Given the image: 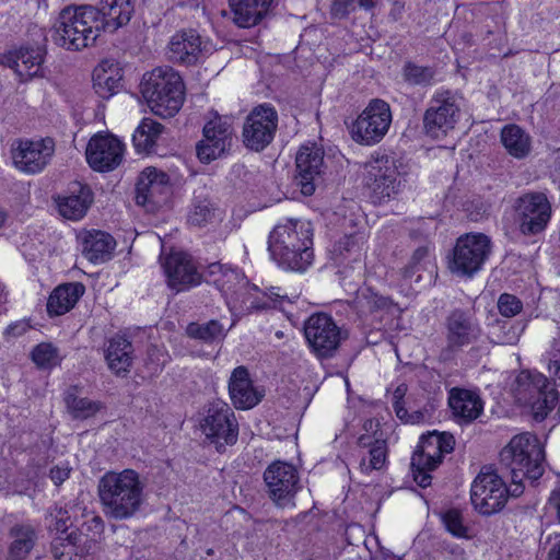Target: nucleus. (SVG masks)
<instances>
[{"label":"nucleus","mask_w":560,"mask_h":560,"mask_svg":"<svg viewBox=\"0 0 560 560\" xmlns=\"http://www.w3.org/2000/svg\"><path fill=\"white\" fill-rule=\"evenodd\" d=\"M500 458L502 465L510 470L515 487L509 490L495 471L482 469L471 485L470 498L474 508L483 515L500 512L510 494L517 497L523 492L525 479L537 480L545 471L544 448L537 436L528 432L512 438L501 451Z\"/></svg>","instance_id":"nucleus-1"},{"label":"nucleus","mask_w":560,"mask_h":560,"mask_svg":"<svg viewBox=\"0 0 560 560\" xmlns=\"http://www.w3.org/2000/svg\"><path fill=\"white\" fill-rule=\"evenodd\" d=\"M312 223L287 219L278 223L269 234L268 249L272 259L285 270L305 271L313 262Z\"/></svg>","instance_id":"nucleus-2"},{"label":"nucleus","mask_w":560,"mask_h":560,"mask_svg":"<svg viewBox=\"0 0 560 560\" xmlns=\"http://www.w3.org/2000/svg\"><path fill=\"white\" fill-rule=\"evenodd\" d=\"M144 485L133 469L107 471L98 481V497L106 516L126 520L133 516L143 503Z\"/></svg>","instance_id":"nucleus-3"},{"label":"nucleus","mask_w":560,"mask_h":560,"mask_svg":"<svg viewBox=\"0 0 560 560\" xmlns=\"http://www.w3.org/2000/svg\"><path fill=\"white\" fill-rule=\"evenodd\" d=\"M106 25L96 8L81 5L63 9L55 24L54 40L69 50L93 45Z\"/></svg>","instance_id":"nucleus-4"},{"label":"nucleus","mask_w":560,"mask_h":560,"mask_svg":"<svg viewBox=\"0 0 560 560\" xmlns=\"http://www.w3.org/2000/svg\"><path fill=\"white\" fill-rule=\"evenodd\" d=\"M140 90L149 107L158 116L173 117L183 106L184 82L171 67H158L145 73Z\"/></svg>","instance_id":"nucleus-5"},{"label":"nucleus","mask_w":560,"mask_h":560,"mask_svg":"<svg viewBox=\"0 0 560 560\" xmlns=\"http://www.w3.org/2000/svg\"><path fill=\"white\" fill-rule=\"evenodd\" d=\"M513 393L516 401L528 408L537 421L544 420L558 401L555 385L536 371H522L515 380Z\"/></svg>","instance_id":"nucleus-6"},{"label":"nucleus","mask_w":560,"mask_h":560,"mask_svg":"<svg viewBox=\"0 0 560 560\" xmlns=\"http://www.w3.org/2000/svg\"><path fill=\"white\" fill-rule=\"evenodd\" d=\"M492 243L483 233H466L456 240L448 257V270L462 278L475 276L489 258Z\"/></svg>","instance_id":"nucleus-7"},{"label":"nucleus","mask_w":560,"mask_h":560,"mask_svg":"<svg viewBox=\"0 0 560 560\" xmlns=\"http://www.w3.org/2000/svg\"><path fill=\"white\" fill-rule=\"evenodd\" d=\"M462 96L451 90L436 91L423 116L425 133L433 139L444 138L453 130L460 117Z\"/></svg>","instance_id":"nucleus-8"},{"label":"nucleus","mask_w":560,"mask_h":560,"mask_svg":"<svg viewBox=\"0 0 560 560\" xmlns=\"http://www.w3.org/2000/svg\"><path fill=\"white\" fill-rule=\"evenodd\" d=\"M454 439L447 433H430L422 436L411 457V469L415 481L422 488L431 483L430 472L442 462L445 454L453 451Z\"/></svg>","instance_id":"nucleus-9"},{"label":"nucleus","mask_w":560,"mask_h":560,"mask_svg":"<svg viewBox=\"0 0 560 560\" xmlns=\"http://www.w3.org/2000/svg\"><path fill=\"white\" fill-rule=\"evenodd\" d=\"M200 429L219 453L232 446L238 439V422L232 408L223 401L209 405L200 422Z\"/></svg>","instance_id":"nucleus-10"},{"label":"nucleus","mask_w":560,"mask_h":560,"mask_svg":"<svg viewBox=\"0 0 560 560\" xmlns=\"http://www.w3.org/2000/svg\"><path fill=\"white\" fill-rule=\"evenodd\" d=\"M56 150L55 140L46 138H16L10 144L12 165L21 173L35 175L50 163Z\"/></svg>","instance_id":"nucleus-11"},{"label":"nucleus","mask_w":560,"mask_h":560,"mask_svg":"<svg viewBox=\"0 0 560 560\" xmlns=\"http://www.w3.org/2000/svg\"><path fill=\"white\" fill-rule=\"evenodd\" d=\"M366 186L377 202L394 198L401 189L402 178L397 161L388 155H375L364 165Z\"/></svg>","instance_id":"nucleus-12"},{"label":"nucleus","mask_w":560,"mask_h":560,"mask_svg":"<svg viewBox=\"0 0 560 560\" xmlns=\"http://www.w3.org/2000/svg\"><path fill=\"white\" fill-rule=\"evenodd\" d=\"M390 124L392 112L388 103L373 98L353 122L352 138L361 144H375L385 137Z\"/></svg>","instance_id":"nucleus-13"},{"label":"nucleus","mask_w":560,"mask_h":560,"mask_svg":"<svg viewBox=\"0 0 560 560\" xmlns=\"http://www.w3.org/2000/svg\"><path fill=\"white\" fill-rule=\"evenodd\" d=\"M304 335L312 351L318 358H330L343 339L340 327L326 313L311 315L304 324Z\"/></svg>","instance_id":"nucleus-14"},{"label":"nucleus","mask_w":560,"mask_h":560,"mask_svg":"<svg viewBox=\"0 0 560 560\" xmlns=\"http://www.w3.org/2000/svg\"><path fill=\"white\" fill-rule=\"evenodd\" d=\"M278 127V113L270 104L252 109L243 126V142L254 151L264 150L273 139Z\"/></svg>","instance_id":"nucleus-15"},{"label":"nucleus","mask_w":560,"mask_h":560,"mask_svg":"<svg viewBox=\"0 0 560 560\" xmlns=\"http://www.w3.org/2000/svg\"><path fill=\"white\" fill-rule=\"evenodd\" d=\"M515 220L524 235L541 233L551 218V205L542 192H529L515 201Z\"/></svg>","instance_id":"nucleus-16"},{"label":"nucleus","mask_w":560,"mask_h":560,"mask_svg":"<svg viewBox=\"0 0 560 560\" xmlns=\"http://www.w3.org/2000/svg\"><path fill=\"white\" fill-rule=\"evenodd\" d=\"M446 345L441 351L444 359H450L456 352L475 343L481 336V328L476 319L467 312L455 310L445 322Z\"/></svg>","instance_id":"nucleus-17"},{"label":"nucleus","mask_w":560,"mask_h":560,"mask_svg":"<svg viewBox=\"0 0 560 560\" xmlns=\"http://www.w3.org/2000/svg\"><path fill=\"white\" fill-rule=\"evenodd\" d=\"M299 480L296 468L283 460L272 462L264 472L268 494L279 506H287L292 502L300 488Z\"/></svg>","instance_id":"nucleus-18"},{"label":"nucleus","mask_w":560,"mask_h":560,"mask_svg":"<svg viewBox=\"0 0 560 560\" xmlns=\"http://www.w3.org/2000/svg\"><path fill=\"white\" fill-rule=\"evenodd\" d=\"M125 154V144L116 136L97 132L88 142L85 155L89 165L97 172H110L118 167Z\"/></svg>","instance_id":"nucleus-19"},{"label":"nucleus","mask_w":560,"mask_h":560,"mask_svg":"<svg viewBox=\"0 0 560 560\" xmlns=\"http://www.w3.org/2000/svg\"><path fill=\"white\" fill-rule=\"evenodd\" d=\"M233 137L232 118L215 116L203 127V139L197 144V155L202 163L221 158L230 148Z\"/></svg>","instance_id":"nucleus-20"},{"label":"nucleus","mask_w":560,"mask_h":560,"mask_svg":"<svg viewBox=\"0 0 560 560\" xmlns=\"http://www.w3.org/2000/svg\"><path fill=\"white\" fill-rule=\"evenodd\" d=\"M168 288L176 292L200 284L201 273L190 256L182 252L167 255L162 261Z\"/></svg>","instance_id":"nucleus-21"},{"label":"nucleus","mask_w":560,"mask_h":560,"mask_svg":"<svg viewBox=\"0 0 560 560\" xmlns=\"http://www.w3.org/2000/svg\"><path fill=\"white\" fill-rule=\"evenodd\" d=\"M136 201L143 207H155L164 202L170 192V176L154 166L145 167L137 182Z\"/></svg>","instance_id":"nucleus-22"},{"label":"nucleus","mask_w":560,"mask_h":560,"mask_svg":"<svg viewBox=\"0 0 560 560\" xmlns=\"http://www.w3.org/2000/svg\"><path fill=\"white\" fill-rule=\"evenodd\" d=\"M296 184L305 196L315 191L316 180L324 168V151L315 143L302 145L296 154Z\"/></svg>","instance_id":"nucleus-23"},{"label":"nucleus","mask_w":560,"mask_h":560,"mask_svg":"<svg viewBox=\"0 0 560 560\" xmlns=\"http://www.w3.org/2000/svg\"><path fill=\"white\" fill-rule=\"evenodd\" d=\"M229 395L236 409L247 410L261 401L264 390L254 385L247 368L240 365L231 373Z\"/></svg>","instance_id":"nucleus-24"},{"label":"nucleus","mask_w":560,"mask_h":560,"mask_svg":"<svg viewBox=\"0 0 560 560\" xmlns=\"http://www.w3.org/2000/svg\"><path fill=\"white\" fill-rule=\"evenodd\" d=\"M93 191L88 185L72 183L67 192L56 199L59 213L68 219L81 220L93 203Z\"/></svg>","instance_id":"nucleus-25"},{"label":"nucleus","mask_w":560,"mask_h":560,"mask_svg":"<svg viewBox=\"0 0 560 560\" xmlns=\"http://www.w3.org/2000/svg\"><path fill=\"white\" fill-rule=\"evenodd\" d=\"M170 58L176 62L192 65L202 51L201 38L195 31H183L172 36L168 44Z\"/></svg>","instance_id":"nucleus-26"},{"label":"nucleus","mask_w":560,"mask_h":560,"mask_svg":"<svg viewBox=\"0 0 560 560\" xmlns=\"http://www.w3.org/2000/svg\"><path fill=\"white\" fill-rule=\"evenodd\" d=\"M82 254L93 264H103L112 258L116 247L114 237L103 231L92 230L81 235Z\"/></svg>","instance_id":"nucleus-27"},{"label":"nucleus","mask_w":560,"mask_h":560,"mask_svg":"<svg viewBox=\"0 0 560 560\" xmlns=\"http://www.w3.org/2000/svg\"><path fill=\"white\" fill-rule=\"evenodd\" d=\"M272 0H229L232 21L238 27L257 25L269 11Z\"/></svg>","instance_id":"nucleus-28"},{"label":"nucleus","mask_w":560,"mask_h":560,"mask_svg":"<svg viewBox=\"0 0 560 560\" xmlns=\"http://www.w3.org/2000/svg\"><path fill=\"white\" fill-rule=\"evenodd\" d=\"M448 405L453 416L464 423L476 420L483 409L480 397L467 389H452L448 397Z\"/></svg>","instance_id":"nucleus-29"},{"label":"nucleus","mask_w":560,"mask_h":560,"mask_svg":"<svg viewBox=\"0 0 560 560\" xmlns=\"http://www.w3.org/2000/svg\"><path fill=\"white\" fill-rule=\"evenodd\" d=\"M207 281L222 292L226 303L233 294L237 293L238 288L246 284V278L240 270L219 262L209 266Z\"/></svg>","instance_id":"nucleus-30"},{"label":"nucleus","mask_w":560,"mask_h":560,"mask_svg":"<svg viewBox=\"0 0 560 560\" xmlns=\"http://www.w3.org/2000/svg\"><path fill=\"white\" fill-rule=\"evenodd\" d=\"M132 353L133 347L127 338L122 336L113 337L105 351L109 370L117 376L128 374L133 360Z\"/></svg>","instance_id":"nucleus-31"},{"label":"nucleus","mask_w":560,"mask_h":560,"mask_svg":"<svg viewBox=\"0 0 560 560\" xmlns=\"http://www.w3.org/2000/svg\"><path fill=\"white\" fill-rule=\"evenodd\" d=\"M8 537L10 541L5 560H25L37 540L36 530L30 524L12 526Z\"/></svg>","instance_id":"nucleus-32"},{"label":"nucleus","mask_w":560,"mask_h":560,"mask_svg":"<svg viewBox=\"0 0 560 560\" xmlns=\"http://www.w3.org/2000/svg\"><path fill=\"white\" fill-rule=\"evenodd\" d=\"M121 78L118 65L104 60L93 71V88L100 97L109 98L118 92Z\"/></svg>","instance_id":"nucleus-33"},{"label":"nucleus","mask_w":560,"mask_h":560,"mask_svg":"<svg viewBox=\"0 0 560 560\" xmlns=\"http://www.w3.org/2000/svg\"><path fill=\"white\" fill-rule=\"evenodd\" d=\"M84 291V285L79 282L58 285L48 298V313L56 316L66 314L77 304Z\"/></svg>","instance_id":"nucleus-34"},{"label":"nucleus","mask_w":560,"mask_h":560,"mask_svg":"<svg viewBox=\"0 0 560 560\" xmlns=\"http://www.w3.org/2000/svg\"><path fill=\"white\" fill-rule=\"evenodd\" d=\"M97 11L106 28L109 32H115L130 21L133 5L130 0H100V9Z\"/></svg>","instance_id":"nucleus-35"},{"label":"nucleus","mask_w":560,"mask_h":560,"mask_svg":"<svg viewBox=\"0 0 560 560\" xmlns=\"http://www.w3.org/2000/svg\"><path fill=\"white\" fill-rule=\"evenodd\" d=\"M358 444L361 447L369 448V456H362L360 460V469L364 474L372 470H380L385 466L387 457L386 442L381 439H374L371 435L362 434L358 439Z\"/></svg>","instance_id":"nucleus-36"},{"label":"nucleus","mask_w":560,"mask_h":560,"mask_svg":"<svg viewBox=\"0 0 560 560\" xmlns=\"http://www.w3.org/2000/svg\"><path fill=\"white\" fill-rule=\"evenodd\" d=\"M501 141L509 154L516 159H523L530 152V137L517 125L505 126Z\"/></svg>","instance_id":"nucleus-37"},{"label":"nucleus","mask_w":560,"mask_h":560,"mask_svg":"<svg viewBox=\"0 0 560 560\" xmlns=\"http://www.w3.org/2000/svg\"><path fill=\"white\" fill-rule=\"evenodd\" d=\"M163 129L164 127L160 122L151 118H143L132 135V142L137 152H151Z\"/></svg>","instance_id":"nucleus-38"},{"label":"nucleus","mask_w":560,"mask_h":560,"mask_svg":"<svg viewBox=\"0 0 560 560\" xmlns=\"http://www.w3.org/2000/svg\"><path fill=\"white\" fill-rule=\"evenodd\" d=\"M65 402L71 417L79 420L94 417L103 408L102 402L78 395L75 387L66 393Z\"/></svg>","instance_id":"nucleus-39"},{"label":"nucleus","mask_w":560,"mask_h":560,"mask_svg":"<svg viewBox=\"0 0 560 560\" xmlns=\"http://www.w3.org/2000/svg\"><path fill=\"white\" fill-rule=\"evenodd\" d=\"M88 551L83 545V535L77 532L59 536L51 545V552L57 560H72V556H83Z\"/></svg>","instance_id":"nucleus-40"},{"label":"nucleus","mask_w":560,"mask_h":560,"mask_svg":"<svg viewBox=\"0 0 560 560\" xmlns=\"http://www.w3.org/2000/svg\"><path fill=\"white\" fill-rule=\"evenodd\" d=\"M43 62V56L39 49L21 48L13 54L12 68L22 79H28L36 75Z\"/></svg>","instance_id":"nucleus-41"},{"label":"nucleus","mask_w":560,"mask_h":560,"mask_svg":"<svg viewBox=\"0 0 560 560\" xmlns=\"http://www.w3.org/2000/svg\"><path fill=\"white\" fill-rule=\"evenodd\" d=\"M255 292H257V287L250 285L246 280V284L238 288L237 293L233 294L226 303L229 308L240 314L268 308L271 305L268 301L256 302L253 300Z\"/></svg>","instance_id":"nucleus-42"},{"label":"nucleus","mask_w":560,"mask_h":560,"mask_svg":"<svg viewBox=\"0 0 560 560\" xmlns=\"http://www.w3.org/2000/svg\"><path fill=\"white\" fill-rule=\"evenodd\" d=\"M32 361L38 369L51 370L59 365L62 358L59 349L50 342H40L31 352Z\"/></svg>","instance_id":"nucleus-43"},{"label":"nucleus","mask_w":560,"mask_h":560,"mask_svg":"<svg viewBox=\"0 0 560 560\" xmlns=\"http://www.w3.org/2000/svg\"><path fill=\"white\" fill-rule=\"evenodd\" d=\"M186 334L190 338L212 342L215 339L224 338L226 330L218 320H209L205 324L190 323L186 328Z\"/></svg>","instance_id":"nucleus-44"},{"label":"nucleus","mask_w":560,"mask_h":560,"mask_svg":"<svg viewBox=\"0 0 560 560\" xmlns=\"http://www.w3.org/2000/svg\"><path fill=\"white\" fill-rule=\"evenodd\" d=\"M222 220L221 212L210 201L196 203L188 215V222L195 226H206Z\"/></svg>","instance_id":"nucleus-45"},{"label":"nucleus","mask_w":560,"mask_h":560,"mask_svg":"<svg viewBox=\"0 0 560 560\" xmlns=\"http://www.w3.org/2000/svg\"><path fill=\"white\" fill-rule=\"evenodd\" d=\"M357 304L362 312L373 313L389 308L392 301L386 296L380 295L371 288H366L358 295Z\"/></svg>","instance_id":"nucleus-46"},{"label":"nucleus","mask_w":560,"mask_h":560,"mask_svg":"<svg viewBox=\"0 0 560 560\" xmlns=\"http://www.w3.org/2000/svg\"><path fill=\"white\" fill-rule=\"evenodd\" d=\"M407 393V386L400 384L396 387L393 393V408L396 416L406 423H419L424 419V415L421 411H415L409 413L404 406V397Z\"/></svg>","instance_id":"nucleus-47"},{"label":"nucleus","mask_w":560,"mask_h":560,"mask_svg":"<svg viewBox=\"0 0 560 560\" xmlns=\"http://www.w3.org/2000/svg\"><path fill=\"white\" fill-rule=\"evenodd\" d=\"M443 523L448 533L458 538H468V528L464 525L462 513L450 510L443 514Z\"/></svg>","instance_id":"nucleus-48"},{"label":"nucleus","mask_w":560,"mask_h":560,"mask_svg":"<svg viewBox=\"0 0 560 560\" xmlns=\"http://www.w3.org/2000/svg\"><path fill=\"white\" fill-rule=\"evenodd\" d=\"M82 532H86L83 535V545L89 544L88 550L91 548V544L96 542L101 538L104 532V522L101 516L92 515L82 524Z\"/></svg>","instance_id":"nucleus-49"},{"label":"nucleus","mask_w":560,"mask_h":560,"mask_svg":"<svg viewBox=\"0 0 560 560\" xmlns=\"http://www.w3.org/2000/svg\"><path fill=\"white\" fill-rule=\"evenodd\" d=\"M406 81L411 84H427L433 79V72L429 68L416 65H407L404 70Z\"/></svg>","instance_id":"nucleus-50"},{"label":"nucleus","mask_w":560,"mask_h":560,"mask_svg":"<svg viewBox=\"0 0 560 560\" xmlns=\"http://www.w3.org/2000/svg\"><path fill=\"white\" fill-rule=\"evenodd\" d=\"M498 308L501 315L513 317L522 311L523 304L515 295L503 293L499 298Z\"/></svg>","instance_id":"nucleus-51"},{"label":"nucleus","mask_w":560,"mask_h":560,"mask_svg":"<svg viewBox=\"0 0 560 560\" xmlns=\"http://www.w3.org/2000/svg\"><path fill=\"white\" fill-rule=\"evenodd\" d=\"M430 261V248L428 246L418 247L410 259L409 265L406 268V276H411L415 271L420 268H425Z\"/></svg>","instance_id":"nucleus-52"},{"label":"nucleus","mask_w":560,"mask_h":560,"mask_svg":"<svg viewBox=\"0 0 560 560\" xmlns=\"http://www.w3.org/2000/svg\"><path fill=\"white\" fill-rule=\"evenodd\" d=\"M548 370L553 373L560 384V338L553 340L550 350L547 352Z\"/></svg>","instance_id":"nucleus-53"},{"label":"nucleus","mask_w":560,"mask_h":560,"mask_svg":"<svg viewBox=\"0 0 560 560\" xmlns=\"http://www.w3.org/2000/svg\"><path fill=\"white\" fill-rule=\"evenodd\" d=\"M358 5L357 0H332L331 14L336 18H345Z\"/></svg>","instance_id":"nucleus-54"},{"label":"nucleus","mask_w":560,"mask_h":560,"mask_svg":"<svg viewBox=\"0 0 560 560\" xmlns=\"http://www.w3.org/2000/svg\"><path fill=\"white\" fill-rule=\"evenodd\" d=\"M283 299L284 298L281 296L279 293H276L273 291H270V293H266L260 291L258 288L257 292H255V295L253 296V300H255L256 302L268 301L271 304L268 308H276L278 306H282Z\"/></svg>","instance_id":"nucleus-55"},{"label":"nucleus","mask_w":560,"mask_h":560,"mask_svg":"<svg viewBox=\"0 0 560 560\" xmlns=\"http://www.w3.org/2000/svg\"><path fill=\"white\" fill-rule=\"evenodd\" d=\"M358 247V237L354 235H345L336 244V250L341 255L343 252H353Z\"/></svg>","instance_id":"nucleus-56"},{"label":"nucleus","mask_w":560,"mask_h":560,"mask_svg":"<svg viewBox=\"0 0 560 560\" xmlns=\"http://www.w3.org/2000/svg\"><path fill=\"white\" fill-rule=\"evenodd\" d=\"M30 328L31 325L27 320H18L7 327L5 335L11 337H19L24 335Z\"/></svg>","instance_id":"nucleus-57"},{"label":"nucleus","mask_w":560,"mask_h":560,"mask_svg":"<svg viewBox=\"0 0 560 560\" xmlns=\"http://www.w3.org/2000/svg\"><path fill=\"white\" fill-rule=\"evenodd\" d=\"M70 468L68 466H55L50 469V478L56 486L61 485L69 478Z\"/></svg>","instance_id":"nucleus-58"},{"label":"nucleus","mask_w":560,"mask_h":560,"mask_svg":"<svg viewBox=\"0 0 560 560\" xmlns=\"http://www.w3.org/2000/svg\"><path fill=\"white\" fill-rule=\"evenodd\" d=\"M549 503L556 510L557 518L560 522V486L551 492Z\"/></svg>","instance_id":"nucleus-59"},{"label":"nucleus","mask_w":560,"mask_h":560,"mask_svg":"<svg viewBox=\"0 0 560 560\" xmlns=\"http://www.w3.org/2000/svg\"><path fill=\"white\" fill-rule=\"evenodd\" d=\"M56 525L55 528L58 532L65 533L68 528L69 517L67 516V512L58 511V515L56 516Z\"/></svg>","instance_id":"nucleus-60"},{"label":"nucleus","mask_w":560,"mask_h":560,"mask_svg":"<svg viewBox=\"0 0 560 560\" xmlns=\"http://www.w3.org/2000/svg\"><path fill=\"white\" fill-rule=\"evenodd\" d=\"M404 2L400 0H397L394 2L390 15L394 18V20H398L404 11Z\"/></svg>","instance_id":"nucleus-61"},{"label":"nucleus","mask_w":560,"mask_h":560,"mask_svg":"<svg viewBox=\"0 0 560 560\" xmlns=\"http://www.w3.org/2000/svg\"><path fill=\"white\" fill-rule=\"evenodd\" d=\"M549 560H560V539L557 540L549 550Z\"/></svg>","instance_id":"nucleus-62"},{"label":"nucleus","mask_w":560,"mask_h":560,"mask_svg":"<svg viewBox=\"0 0 560 560\" xmlns=\"http://www.w3.org/2000/svg\"><path fill=\"white\" fill-rule=\"evenodd\" d=\"M358 5L364 9H370L374 7L373 0H357Z\"/></svg>","instance_id":"nucleus-63"},{"label":"nucleus","mask_w":560,"mask_h":560,"mask_svg":"<svg viewBox=\"0 0 560 560\" xmlns=\"http://www.w3.org/2000/svg\"><path fill=\"white\" fill-rule=\"evenodd\" d=\"M374 427H377V423H375L373 420H368L364 423L365 430H372Z\"/></svg>","instance_id":"nucleus-64"}]
</instances>
